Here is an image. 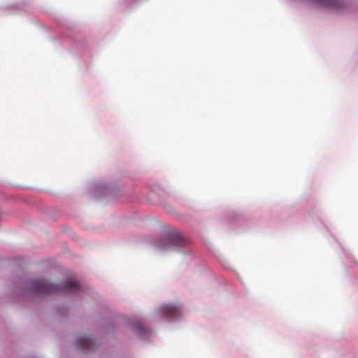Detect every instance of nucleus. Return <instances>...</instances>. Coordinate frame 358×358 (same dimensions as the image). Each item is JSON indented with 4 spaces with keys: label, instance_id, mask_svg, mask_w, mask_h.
Masks as SVG:
<instances>
[{
    "label": "nucleus",
    "instance_id": "f257e3e1",
    "mask_svg": "<svg viewBox=\"0 0 358 358\" xmlns=\"http://www.w3.org/2000/svg\"><path fill=\"white\" fill-rule=\"evenodd\" d=\"M29 290L36 294H51L59 293H76L80 291L79 285L72 279L66 281L62 285L50 284L44 280H31L27 282Z\"/></svg>",
    "mask_w": 358,
    "mask_h": 358
},
{
    "label": "nucleus",
    "instance_id": "f03ea898",
    "mask_svg": "<svg viewBox=\"0 0 358 358\" xmlns=\"http://www.w3.org/2000/svg\"><path fill=\"white\" fill-rule=\"evenodd\" d=\"M162 314L167 318H173L180 315V307L176 305H164L161 307Z\"/></svg>",
    "mask_w": 358,
    "mask_h": 358
},
{
    "label": "nucleus",
    "instance_id": "7ed1b4c3",
    "mask_svg": "<svg viewBox=\"0 0 358 358\" xmlns=\"http://www.w3.org/2000/svg\"><path fill=\"white\" fill-rule=\"evenodd\" d=\"M76 345L80 349L87 350L94 348V342L88 336H83L77 339Z\"/></svg>",
    "mask_w": 358,
    "mask_h": 358
},
{
    "label": "nucleus",
    "instance_id": "20e7f679",
    "mask_svg": "<svg viewBox=\"0 0 358 358\" xmlns=\"http://www.w3.org/2000/svg\"><path fill=\"white\" fill-rule=\"evenodd\" d=\"M314 3L323 6H329L333 3L334 0H311Z\"/></svg>",
    "mask_w": 358,
    "mask_h": 358
},
{
    "label": "nucleus",
    "instance_id": "39448f33",
    "mask_svg": "<svg viewBox=\"0 0 358 358\" xmlns=\"http://www.w3.org/2000/svg\"><path fill=\"white\" fill-rule=\"evenodd\" d=\"M169 240L174 243L178 244L181 242L182 238L180 235L176 234L175 236H173Z\"/></svg>",
    "mask_w": 358,
    "mask_h": 358
},
{
    "label": "nucleus",
    "instance_id": "423d86ee",
    "mask_svg": "<svg viewBox=\"0 0 358 358\" xmlns=\"http://www.w3.org/2000/svg\"><path fill=\"white\" fill-rule=\"evenodd\" d=\"M336 8H337V10H338V2H337Z\"/></svg>",
    "mask_w": 358,
    "mask_h": 358
}]
</instances>
